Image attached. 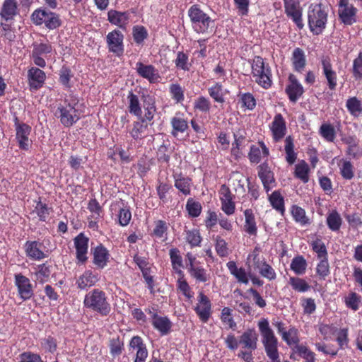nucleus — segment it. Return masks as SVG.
I'll use <instances>...</instances> for the list:
<instances>
[{"label": "nucleus", "mask_w": 362, "mask_h": 362, "mask_svg": "<svg viewBox=\"0 0 362 362\" xmlns=\"http://www.w3.org/2000/svg\"><path fill=\"white\" fill-rule=\"evenodd\" d=\"M55 116L59 118L61 123L66 127L72 126L81 117V112L78 110V100L70 96L60 103L55 112Z\"/></svg>", "instance_id": "obj_1"}, {"label": "nucleus", "mask_w": 362, "mask_h": 362, "mask_svg": "<svg viewBox=\"0 0 362 362\" xmlns=\"http://www.w3.org/2000/svg\"><path fill=\"white\" fill-rule=\"evenodd\" d=\"M257 327L267 356L269 358H276L279 341L268 320L267 318L260 319L257 322Z\"/></svg>", "instance_id": "obj_2"}, {"label": "nucleus", "mask_w": 362, "mask_h": 362, "mask_svg": "<svg viewBox=\"0 0 362 362\" xmlns=\"http://www.w3.org/2000/svg\"><path fill=\"white\" fill-rule=\"evenodd\" d=\"M322 4H312L308 11V25L312 33L320 34L325 28L328 11Z\"/></svg>", "instance_id": "obj_3"}, {"label": "nucleus", "mask_w": 362, "mask_h": 362, "mask_svg": "<svg viewBox=\"0 0 362 362\" xmlns=\"http://www.w3.org/2000/svg\"><path fill=\"white\" fill-rule=\"evenodd\" d=\"M257 341L258 337L254 329H249L245 331L239 339V345L242 349L238 352V356L245 362H253L252 352L257 349Z\"/></svg>", "instance_id": "obj_4"}, {"label": "nucleus", "mask_w": 362, "mask_h": 362, "mask_svg": "<svg viewBox=\"0 0 362 362\" xmlns=\"http://www.w3.org/2000/svg\"><path fill=\"white\" fill-rule=\"evenodd\" d=\"M84 305L103 316H107L111 310L105 293L99 289H94L88 293L84 298Z\"/></svg>", "instance_id": "obj_5"}, {"label": "nucleus", "mask_w": 362, "mask_h": 362, "mask_svg": "<svg viewBox=\"0 0 362 362\" xmlns=\"http://www.w3.org/2000/svg\"><path fill=\"white\" fill-rule=\"evenodd\" d=\"M192 26L197 33H206L213 28L214 21L204 13L199 5H192L188 10Z\"/></svg>", "instance_id": "obj_6"}, {"label": "nucleus", "mask_w": 362, "mask_h": 362, "mask_svg": "<svg viewBox=\"0 0 362 362\" xmlns=\"http://www.w3.org/2000/svg\"><path fill=\"white\" fill-rule=\"evenodd\" d=\"M252 74L259 86L264 88H269L272 85V74L269 66L265 64L261 57H255L252 63Z\"/></svg>", "instance_id": "obj_7"}, {"label": "nucleus", "mask_w": 362, "mask_h": 362, "mask_svg": "<svg viewBox=\"0 0 362 362\" xmlns=\"http://www.w3.org/2000/svg\"><path fill=\"white\" fill-rule=\"evenodd\" d=\"M338 14L345 25H351L356 22L358 9L350 3V0H339Z\"/></svg>", "instance_id": "obj_8"}, {"label": "nucleus", "mask_w": 362, "mask_h": 362, "mask_svg": "<svg viewBox=\"0 0 362 362\" xmlns=\"http://www.w3.org/2000/svg\"><path fill=\"white\" fill-rule=\"evenodd\" d=\"M284 11L286 16L290 18L296 26L302 29L304 26L303 23V9L300 3L295 0H283Z\"/></svg>", "instance_id": "obj_9"}, {"label": "nucleus", "mask_w": 362, "mask_h": 362, "mask_svg": "<svg viewBox=\"0 0 362 362\" xmlns=\"http://www.w3.org/2000/svg\"><path fill=\"white\" fill-rule=\"evenodd\" d=\"M123 40L124 35L119 30H114L110 32L106 36L109 51L117 56L122 55L124 52Z\"/></svg>", "instance_id": "obj_10"}, {"label": "nucleus", "mask_w": 362, "mask_h": 362, "mask_svg": "<svg viewBox=\"0 0 362 362\" xmlns=\"http://www.w3.org/2000/svg\"><path fill=\"white\" fill-rule=\"evenodd\" d=\"M253 258V264L255 269H257L262 276L269 281L276 279V274L274 269L266 262L264 258H260L259 254L255 250L251 255Z\"/></svg>", "instance_id": "obj_11"}, {"label": "nucleus", "mask_w": 362, "mask_h": 362, "mask_svg": "<svg viewBox=\"0 0 362 362\" xmlns=\"http://www.w3.org/2000/svg\"><path fill=\"white\" fill-rule=\"evenodd\" d=\"M15 285L18 288L20 298L23 300H27L33 296V286L30 279L21 274L15 275Z\"/></svg>", "instance_id": "obj_12"}, {"label": "nucleus", "mask_w": 362, "mask_h": 362, "mask_svg": "<svg viewBox=\"0 0 362 362\" xmlns=\"http://www.w3.org/2000/svg\"><path fill=\"white\" fill-rule=\"evenodd\" d=\"M195 311L202 322H208L211 315V303L209 298L202 292L199 293Z\"/></svg>", "instance_id": "obj_13"}, {"label": "nucleus", "mask_w": 362, "mask_h": 362, "mask_svg": "<svg viewBox=\"0 0 362 362\" xmlns=\"http://www.w3.org/2000/svg\"><path fill=\"white\" fill-rule=\"evenodd\" d=\"M258 177L267 193L276 186L274 173L267 163H264L258 166Z\"/></svg>", "instance_id": "obj_14"}, {"label": "nucleus", "mask_w": 362, "mask_h": 362, "mask_svg": "<svg viewBox=\"0 0 362 362\" xmlns=\"http://www.w3.org/2000/svg\"><path fill=\"white\" fill-rule=\"evenodd\" d=\"M136 69L140 76L151 83L158 82L160 78L158 71L153 65H146L139 62L136 64Z\"/></svg>", "instance_id": "obj_15"}, {"label": "nucleus", "mask_w": 362, "mask_h": 362, "mask_svg": "<svg viewBox=\"0 0 362 362\" xmlns=\"http://www.w3.org/2000/svg\"><path fill=\"white\" fill-rule=\"evenodd\" d=\"M321 64L323 74L327 81V85L330 90H334L337 87V73L333 70L331 60L329 57L325 56L321 58Z\"/></svg>", "instance_id": "obj_16"}, {"label": "nucleus", "mask_w": 362, "mask_h": 362, "mask_svg": "<svg viewBox=\"0 0 362 362\" xmlns=\"http://www.w3.org/2000/svg\"><path fill=\"white\" fill-rule=\"evenodd\" d=\"M28 79L30 89L37 90L43 86L46 74L39 68L32 66L28 71Z\"/></svg>", "instance_id": "obj_17"}, {"label": "nucleus", "mask_w": 362, "mask_h": 362, "mask_svg": "<svg viewBox=\"0 0 362 362\" xmlns=\"http://www.w3.org/2000/svg\"><path fill=\"white\" fill-rule=\"evenodd\" d=\"M16 139L21 149L28 150L32 141L29 139L30 127L25 124H16Z\"/></svg>", "instance_id": "obj_18"}, {"label": "nucleus", "mask_w": 362, "mask_h": 362, "mask_svg": "<svg viewBox=\"0 0 362 362\" xmlns=\"http://www.w3.org/2000/svg\"><path fill=\"white\" fill-rule=\"evenodd\" d=\"M270 129L275 141H280L285 136L286 132V122L281 114L275 115L270 124Z\"/></svg>", "instance_id": "obj_19"}, {"label": "nucleus", "mask_w": 362, "mask_h": 362, "mask_svg": "<svg viewBox=\"0 0 362 362\" xmlns=\"http://www.w3.org/2000/svg\"><path fill=\"white\" fill-rule=\"evenodd\" d=\"M151 315L152 325L161 335H167L171 330L172 322L167 317L158 316L156 312L148 310Z\"/></svg>", "instance_id": "obj_20"}, {"label": "nucleus", "mask_w": 362, "mask_h": 362, "mask_svg": "<svg viewBox=\"0 0 362 362\" xmlns=\"http://www.w3.org/2000/svg\"><path fill=\"white\" fill-rule=\"evenodd\" d=\"M129 346L133 351H136L134 362H146L148 351L140 337L135 336L132 337L129 342Z\"/></svg>", "instance_id": "obj_21"}, {"label": "nucleus", "mask_w": 362, "mask_h": 362, "mask_svg": "<svg viewBox=\"0 0 362 362\" xmlns=\"http://www.w3.org/2000/svg\"><path fill=\"white\" fill-rule=\"evenodd\" d=\"M290 83L286 88V93L288 95L290 100L296 103L297 100L303 95L304 90L302 85L293 74L289 76Z\"/></svg>", "instance_id": "obj_22"}, {"label": "nucleus", "mask_w": 362, "mask_h": 362, "mask_svg": "<svg viewBox=\"0 0 362 362\" xmlns=\"http://www.w3.org/2000/svg\"><path fill=\"white\" fill-rule=\"evenodd\" d=\"M88 244V238L83 233H80L74 238L76 257L81 262H84L87 259Z\"/></svg>", "instance_id": "obj_23"}, {"label": "nucleus", "mask_w": 362, "mask_h": 362, "mask_svg": "<svg viewBox=\"0 0 362 362\" xmlns=\"http://www.w3.org/2000/svg\"><path fill=\"white\" fill-rule=\"evenodd\" d=\"M41 248L42 244L37 241H28L25 245L27 256L35 260H40L45 258L46 255Z\"/></svg>", "instance_id": "obj_24"}, {"label": "nucleus", "mask_w": 362, "mask_h": 362, "mask_svg": "<svg viewBox=\"0 0 362 362\" xmlns=\"http://www.w3.org/2000/svg\"><path fill=\"white\" fill-rule=\"evenodd\" d=\"M281 339L293 351H294L297 346L301 345L299 344V332L294 326H289L288 329L281 336Z\"/></svg>", "instance_id": "obj_25"}, {"label": "nucleus", "mask_w": 362, "mask_h": 362, "mask_svg": "<svg viewBox=\"0 0 362 362\" xmlns=\"http://www.w3.org/2000/svg\"><path fill=\"white\" fill-rule=\"evenodd\" d=\"M245 223L244 230L250 235H257V226L255 221V214L252 209H248L244 211Z\"/></svg>", "instance_id": "obj_26"}, {"label": "nucleus", "mask_w": 362, "mask_h": 362, "mask_svg": "<svg viewBox=\"0 0 362 362\" xmlns=\"http://www.w3.org/2000/svg\"><path fill=\"white\" fill-rule=\"evenodd\" d=\"M108 21L115 25L124 28L128 24L129 14L126 12H119L110 10L107 13Z\"/></svg>", "instance_id": "obj_27"}, {"label": "nucleus", "mask_w": 362, "mask_h": 362, "mask_svg": "<svg viewBox=\"0 0 362 362\" xmlns=\"http://www.w3.org/2000/svg\"><path fill=\"white\" fill-rule=\"evenodd\" d=\"M229 272L233 275L239 283L247 284L249 279L245 269L243 267L238 268L233 261L228 262L226 264Z\"/></svg>", "instance_id": "obj_28"}, {"label": "nucleus", "mask_w": 362, "mask_h": 362, "mask_svg": "<svg viewBox=\"0 0 362 362\" xmlns=\"http://www.w3.org/2000/svg\"><path fill=\"white\" fill-rule=\"evenodd\" d=\"M109 254L102 245L97 246L93 252V262L100 269L104 268L107 262Z\"/></svg>", "instance_id": "obj_29"}, {"label": "nucleus", "mask_w": 362, "mask_h": 362, "mask_svg": "<svg viewBox=\"0 0 362 362\" xmlns=\"http://www.w3.org/2000/svg\"><path fill=\"white\" fill-rule=\"evenodd\" d=\"M97 281V276L93 274L92 272L88 270L78 277L76 284L79 288L86 289L93 286Z\"/></svg>", "instance_id": "obj_30"}, {"label": "nucleus", "mask_w": 362, "mask_h": 362, "mask_svg": "<svg viewBox=\"0 0 362 362\" xmlns=\"http://www.w3.org/2000/svg\"><path fill=\"white\" fill-rule=\"evenodd\" d=\"M292 63L296 71L301 72L306 64L304 52L300 48H296L293 52Z\"/></svg>", "instance_id": "obj_31"}, {"label": "nucleus", "mask_w": 362, "mask_h": 362, "mask_svg": "<svg viewBox=\"0 0 362 362\" xmlns=\"http://www.w3.org/2000/svg\"><path fill=\"white\" fill-rule=\"evenodd\" d=\"M170 257L175 272L182 277L183 272L181 268L183 267L182 258L180 255V251L177 248H173L170 250Z\"/></svg>", "instance_id": "obj_32"}, {"label": "nucleus", "mask_w": 362, "mask_h": 362, "mask_svg": "<svg viewBox=\"0 0 362 362\" xmlns=\"http://www.w3.org/2000/svg\"><path fill=\"white\" fill-rule=\"evenodd\" d=\"M220 319L223 325L227 328L235 330L237 323L234 320L232 310L228 307H224L221 312Z\"/></svg>", "instance_id": "obj_33"}, {"label": "nucleus", "mask_w": 362, "mask_h": 362, "mask_svg": "<svg viewBox=\"0 0 362 362\" xmlns=\"http://www.w3.org/2000/svg\"><path fill=\"white\" fill-rule=\"evenodd\" d=\"M260 146L262 150L259 147L255 146H251L248 157L252 163H258L261 160L262 153H263L264 156H267L269 155V149L263 142L260 143Z\"/></svg>", "instance_id": "obj_34"}, {"label": "nucleus", "mask_w": 362, "mask_h": 362, "mask_svg": "<svg viewBox=\"0 0 362 362\" xmlns=\"http://www.w3.org/2000/svg\"><path fill=\"white\" fill-rule=\"evenodd\" d=\"M35 271L33 274L35 281L40 284H44L47 281L51 274L50 269L45 264H42L35 268Z\"/></svg>", "instance_id": "obj_35"}, {"label": "nucleus", "mask_w": 362, "mask_h": 362, "mask_svg": "<svg viewBox=\"0 0 362 362\" xmlns=\"http://www.w3.org/2000/svg\"><path fill=\"white\" fill-rule=\"evenodd\" d=\"M16 0H5L2 6L1 14L5 20H9L16 13Z\"/></svg>", "instance_id": "obj_36"}, {"label": "nucleus", "mask_w": 362, "mask_h": 362, "mask_svg": "<svg viewBox=\"0 0 362 362\" xmlns=\"http://www.w3.org/2000/svg\"><path fill=\"white\" fill-rule=\"evenodd\" d=\"M147 129L148 124L145 123L144 119H141L140 121L134 122L130 134L135 140L141 139L144 137V134Z\"/></svg>", "instance_id": "obj_37"}, {"label": "nucleus", "mask_w": 362, "mask_h": 362, "mask_svg": "<svg viewBox=\"0 0 362 362\" xmlns=\"http://www.w3.org/2000/svg\"><path fill=\"white\" fill-rule=\"evenodd\" d=\"M319 134L328 142H333L336 138L335 129L329 123H323L320 126Z\"/></svg>", "instance_id": "obj_38"}, {"label": "nucleus", "mask_w": 362, "mask_h": 362, "mask_svg": "<svg viewBox=\"0 0 362 362\" xmlns=\"http://www.w3.org/2000/svg\"><path fill=\"white\" fill-rule=\"evenodd\" d=\"M87 209L90 214L88 216L90 218L101 219L104 216L103 208L95 199L89 201Z\"/></svg>", "instance_id": "obj_39"}, {"label": "nucleus", "mask_w": 362, "mask_h": 362, "mask_svg": "<svg viewBox=\"0 0 362 362\" xmlns=\"http://www.w3.org/2000/svg\"><path fill=\"white\" fill-rule=\"evenodd\" d=\"M342 223V218L337 211H332L327 217V224L332 231H337L340 229Z\"/></svg>", "instance_id": "obj_40"}, {"label": "nucleus", "mask_w": 362, "mask_h": 362, "mask_svg": "<svg viewBox=\"0 0 362 362\" xmlns=\"http://www.w3.org/2000/svg\"><path fill=\"white\" fill-rule=\"evenodd\" d=\"M309 166L304 160H300L295 167V176L306 183L309 180Z\"/></svg>", "instance_id": "obj_41"}, {"label": "nucleus", "mask_w": 362, "mask_h": 362, "mask_svg": "<svg viewBox=\"0 0 362 362\" xmlns=\"http://www.w3.org/2000/svg\"><path fill=\"white\" fill-rule=\"evenodd\" d=\"M127 99L129 100V111L139 117H141V108L140 107L139 100L136 95L129 92Z\"/></svg>", "instance_id": "obj_42"}, {"label": "nucleus", "mask_w": 362, "mask_h": 362, "mask_svg": "<svg viewBox=\"0 0 362 362\" xmlns=\"http://www.w3.org/2000/svg\"><path fill=\"white\" fill-rule=\"evenodd\" d=\"M192 182L189 177L179 176L175 178V187L184 195H189L191 191Z\"/></svg>", "instance_id": "obj_43"}, {"label": "nucleus", "mask_w": 362, "mask_h": 362, "mask_svg": "<svg viewBox=\"0 0 362 362\" xmlns=\"http://www.w3.org/2000/svg\"><path fill=\"white\" fill-rule=\"evenodd\" d=\"M294 144L293 139L291 136H288L285 139V153H286V160L290 164H293L296 160L297 156L294 152Z\"/></svg>", "instance_id": "obj_44"}, {"label": "nucleus", "mask_w": 362, "mask_h": 362, "mask_svg": "<svg viewBox=\"0 0 362 362\" xmlns=\"http://www.w3.org/2000/svg\"><path fill=\"white\" fill-rule=\"evenodd\" d=\"M43 24L48 29L54 30L61 26L62 20L58 14L48 11Z\"/></svg>", "instance_id": "obj_45"}, {"label": "nucleus", "mask_w": 362, "mask_h": 362, "mask_svg": "<svg viewBox=\"0 0 362 362\" xmlns=\"http://www.w3.org/2000/svg\"><path fill=\"white\" fill-rule=\"evenodd\" d=\"M269 200L270 204L276 211L281 212V214L284 211V198L280 194L279 191L273 192L269 196Z\"/></svg>", "instance_id": "obj_46"}, {"label": "nucleus", "mask_w": 362, "mask_h": 362, "mask_svg": "<svg viewBox=\"0 0 362 362\" xmlns=\"http://www.w3.org/2000/svg\"><path fill=\"white\" fill-rule=\"evenodd\" d=\"M174 62L177 69L185 71H189L192 65L189 62L188 55L183 52H178L177 53Z\"/></svg>", "instance_id": "obj_47"}, {"label": "nucleus", "mask_w": 362, "mask_h": 362, "mask_svg": "<svg viewBox=\"0 0 362 362\" xmlns=\"http://www.w3.org/2000/svg\"><path fill=\"white\" fill-rule=\"evenodd\" d=\"M293 353L303 358L304 359L303 362H315V353L305 345L301 344L300 346H297Z\"/></svg>", "instance_id": "obj_48"}, {"label": "nucleus", "mask_w": 362, "mask_h": 362, "mask_svg": "<svg viewBox=\"0 0 362 362\" xmlns=\"http://www.w3.org/2000/svg\"><path fill=\"white\" fill-rule=\"evenodd\" d=\"M306 267V261L302 256H298L293 258L291 263V269L298 275L305 272Z\"/></svg>", "instance_id": "obj_49"}, {"label": "nucleus", "mask_w": 362, "mask_h": 362, "mask_svg": "<svg viewBox=\"0 0 362 362\" xmlns=\"http://www.w3.org/2000/svg\"><path fill=\"white\" fill-rule=\"evenodd\" d=\"M209 95L217 103H224V93L221 84L216 83L208 89Z\"/></svg>", "instance_id": "obj_50"}, {"label": "nucleus", "mask_w": 362, "mask_h": 362, "mask_svg": "<svg viewBox=\"0 0 362 362\" xmlns=\"http://www.w3.org/2000/svg\"><path fill=\"white\" fill-rule=\"evenodd\" d=\"M288 283L293 290L300 293L305 292L310 288L304 279L298 277H290Z\"/></svg>", "instance_id": "obj_51"}, {"label": "nucleus", "mask_w": 362, "mask_h": 362, "mask_svg": "<svg viewBox=\"0 0 362 362\" xmlns=\"http://www.w3.org/2000/svg\"><path fill=\"white\" fill-rule=\"evenodd\" d=\"M346 106L349 112L354 116H358L362 112L361 103L356 97L349 98Z\"/></svg>", "instance_id": "obj_52"}, {"label": "nucleus", "mask_w": 362, "mask_h": 362, "mask_svg": "<svg viewBox=\"0 0 362 362\" xmlns=\"http://www.w3.org/2000/svg\"><path fill=\"white\" fill-rule=\"evenodd\" d=\"M33 50L32 53L38 56H45L47 54H49L52 51V47L49 43H37L34 42L33 44Z\"/></svg>", "instance_id": "obj_53"}, {"label": "nucleus", "mask_w": 362, "mask_h": 362, "mask_svg": "<svg viewBox=\"0 0 362 362\" xmlns=\"http://www.w3.org/2000/svg\"><path fill=\"white\" fill-rule=\"evenodd\" d=\"M144 121H151L156 112V106L153 100L150 98L144 100Z\"/></svg>", "instance_id": "obj_54"}, {"label": "nucleus", "mask_w": 362, "mask_h": 362, "mask_svg": "<svg viewBox=\"0 0 362 362\" xmlns=\"http://www.w3.org/2000/svg\"><path fill=\"white\" fill-rule=\"evenodd\" d=\"M291 214L295 221L301 225L308 223V218L305 216V211L301 207L293 206L291 209Z\"/></svg>", "instance_id": "obj_55"}, {"label": "nucleus", "mask_w": 362, "mask_h": 362, "mask_svg": "<svg viewBox=\"0 0 362 362\" xmlns=\"http://www.w3.org/2000/svg\"><path fill=\"white\" fill-rule=\"evenodd\" d=\"M215 240V249L217 252V254L221 257H224L228 256V248L227 246V243L224 239L221 238L220 236H216L214 238Z\"/></svg>", "instance_id": "obj_56"}, {"label": "nucleus", "mask_w": 362, "mask_h": 362, "mask_svg": "<svg viewBox=\"0 0 362 362\" xmlns=\"http://www.w3.org/2000/svg\"><path fill=\"white\" fill-rule=\"evenodd\" d=\"M194 109L198 110L200 112L205 113L209 112L211 109L210 100L204 96L198 97L194 100Z\"/></svg>", "instance_id": "obj_57"}, {"label": "nucleus", "mask_w": 362, "mask_h": 362, "mask_svg": "<svg viewBox=\"0 0 362 362\" xmlns=\"http://www.w3.org/2000/svg\"><path fill=\"white\" fill-rule=\"evenodd\" d=\"M172 98L177 103H181L184 100V90L178 83H173L169 88Z\"/></svg>", "instance_id": "obj_58"}, {"label": "nucleus", "mask_w": 362, "mask_h": 362, "mask_svg": "<svg viewBox=\"0 0 362 362\" xmlns=\"http://www.w3.org/2000/svg\"><path fill=\"white\" fill-rule=\"evenodd\" d=\"M186 209L192 217H197L202 211V206L198 202H194L190 199L186 204Z\"/></svg>", "instance_id": "obj_59"}, {"label": "nucleus", "mask_w": 362, "mask_h": 362, "mask_svg": "<svg viewBox=\"0 0 362 362\" xmlns=\"http://www.w3.org/2000/svg\"><path fill=\"white\" fill-rule=\"evenodd\" d=\"M340 173L343 178L351 180L354 176V167L350 161L344 160L340 166Z\"/></svg>", "instance_id": "obj_60"}, {"label": "nucleus", "mask_w": 362, "mask_h": 362, "mask_svg": "<svg viewBox=\"0 0 362 362\" xmlns=\"http://www.w3.org/2000/svg\"><path fill=\"white\" fill-rule=\"evenodd\" d=\"M189 273L197 281L206 282L208 280V275L206 270L202 267H192L189 269Z\"/></svg>", "instance_id": "obj_61"}, {"label": "nucleus", "mask_w": 362, "mask_h": 362, "mask_svg": "<svg viewBox=\"0 0 362 362\" xmlns=\"http://www.w3.org/2000/svg\"><path fill=\"white\" fill-rule=\"evenodd\" d=\"M186 240L192 247L199 245L202 241V237L199 230H192L187 232Z\"/></svg>", "instance_id": "obj_62"}, {"label": "nucleus", "mask_w": 362, "mask_h": 362, "mask_svg": "<svg viewBox=\"0 0 362 362\" xmlns=\"http://www.w3.org/2000/svg\"><path fill=\"white\" fill-rule=\"evenodd\" d=\"M317 274L320 279H325L329 274V266L327 258L320 260L316 268Z\"/></svg>", "instance_id": "obj_63"}, {"label": "nucleus", "mask_w": 362, "mask_h": 362, "mask_svg": "<svg viewBox=\"0 0 362 362\" xmlns=\"http://www.w3.org/2000/svg\"><path fill=\"white\" fill-rule=\"evenodd\" d=\"M353 74L356 78H362V52L354 60Z\"/></svg>", "instance_id": "obj_64"}]
</instances>
